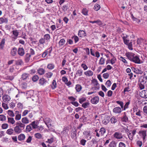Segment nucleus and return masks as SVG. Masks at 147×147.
I'll use <instances>...</instances> for the list:
<instances>
[{"mask_svg":"<svg viewBox=\"0 0 147 147\" xmlns=\"http://www.w3.org/2000/svg\"><path fill=\"white\" fill-rule=\"evenodd\" d=\"M125 55L130 61L137 64H141L143 63L139 57L133 53L128 52L125 53Z\"/></svg>","mask_w":147,"mask_h":147,"instance_id":"nucleus-1","label":"nucleus"},{"mask_svg":"<svg viewBox=\"0 0 147 147\" xmlns=\"http://www.w3.org/2000/svg\"><path fill=\"white\" fill-rule=\"evenodd\" d=\"M139 81L140 88L141 90L143 89L144 88V86L147 85V78L144 75L141 76L139 78Z\"/></svg>","mask_w":147,"mask_h":147,"instance_id":"nucleus-2","label":"nucleus"},{"mask_svg":"<svg viewBox=\"0 0 147 147\" xmlns=\"http://www.w3.org/2000/svg\"><path fill=\"white\" fill-rule=\"evenodd\" d=\"M146 131L145 130H140L139 131L138 134L141 138H142L143 141H144L147 136Z\"/></svg>","mask_w":147,"mask_h":147,"instance_id":"nucleus-3","label":"nucleus"},{"mask_svg":"<svg viewBox=\"0 0 147 147\" xmlns=\"http://www.w3.org/2000/svg\"><path fill=\"white\" fill-rule=\"evenodd\" d=\"M136 129H134L132 131H130L128 133V137L130 140H133L134 136L136 134Z\"/></svg>","mask_w":147,"mask_h":147,"instance_id":"nucleus-4","label":"nucleus"},{"mask_svg":"<svg viewBox=\"0 0 147 147\" xmlns=\"http://www.w3.org/2000/svg\"><path fill=\"white\" fill-rule=\"evenodd\" d=\"M51 119L48 118H45L44 121L45 124L47 125V126L49 129H51Z\"/></svg>","mask_w":147,"mask_h":147,"instance_id":"nucleus-5","label":"nucleus"},{"mask_svg":"<svg viewBox=\"0 0 147 147\" xmlns=\"http://www.w3.org/2000/svg\"><path fill=\"white\" fill-rule=\"evenodd\" d=\"M113 136L114 138L117 139H120L123 138L122 134L119 132H115L113 134Z\"/></svg>","mask_w":147,"mask_h":147,"instance_id":"nucleus-6","label":"nucleus"},{"mask_svg":"<svg viewBox=\"0 0 147 147\" xmlns=\"http://www.w3.org/2000/svg\"><path fill=\"white\" fill-rule=\"evenodd\" d=\"M99 99V97L98 96H96L92 98L90 101L92 104H96L98 102Z\"/></svg>","mask_w":147,"mask_h":147,"instance_id":"nucleus-7","label":"nucleus"},{"mask_svg":"<svg viewBox=\"0 0 147 147\" xmlns=\"http://www.w3.org/2000/svg\"><path fill=\"white\" fill-rule=\"evenodd\" d=\"M14 133L16 134H18L22 132V129L18 127V126L16 125L14 128Z\"/></svg>","mask_w":147,"mask_h":147,"instance_id":"nucleus-8","label":"nucleus"},{"mask_svg":"<svg viewBox=\"0 0 147 147\" xmlns=\"http://www.w3.org/2000/svg\"><path fill=\"white\" fill-rule=\"evenodd\" d=\"M76 129H72L71 133V136L73 139L76 138Z\"/></svg>","mask_w":147,"mask_h":147,"instance_id":"nucleus-9","label":"nucleus"},{"mask_svg":"<svg viewBox=\"0 0 147 147\" xmlns=\"http://www.w3.org/2000/svg\"><path fill=\"white\" fill-rule=\"evenodd\" d=\"M110 120V118L109 116H105L102 119V123L103 124L106 125L109 122Z\"/></svg>","mask_w":147,"mask_h":147,"instance_id":"nucleus-10","label":"nucleus"},{"mask_svg":"<svg viewBox=\"0 0 147 147\" xmlns=\"http://www.w3.org/2000/svg\"><path fill=\"white\" fill-rule=\"evenodd\" d=\"M113 112L116 114H119L121 112V109L119 107H116L113 109Z\"/></svg>","mask_w":147,"mask_h":147,"instance_id":"nucleus-11","label":"nucleus"},{"mask_svg":"<svg viewBox=\"0 0 147 147\" xmlns=\"http://www.w3.org/2000/svg\"><path fill=\"white\" fill-rule=\"evenodd\" d=\"M29 74L26 73H24L22 75L21 79L23 80H26L29 79Z\"/></svg>","mask_w":147,"mask_h":147,"instance_id":"nucleus-12","label":"nucleus"},{"mask_svg":"<svg viewBox=\"0 0 147 147\" xmlns=\"http://www.w3.org/2000/svg\"><path fill=\"white\" fill-rule=\"evenodd\" d=\"M140 96L143 98H147V90H143L140 93Z\"/></svg>","mask_w":147,"mask_h":147,"instance_id":"nucleus-13","label":"nucleus"},{"mask_svg":"<svg viewBox=\"0 0 147 147\" xmlns=\"http://www.w3.org/2000/svg\"><path fill=\"white\" fill-rule=\"evenodd\" d=\"M3 100L5 102H8L11 99L10 97L7 95H5L3 96Z\"/></svg>","mask_w":147,"mask_h":147,"instance_id":"nucleus-14","label":"nucleus"},{"mask_svg":"<svg viewBox=\"0 0 147 147\" xmlns=\"http://www.w3.org/2000/svg\"><path fill=\"white\" fill-rule=\"evenodd\" d=\"M15 114L16 115L15 119L17 120H20L21 118V116L19 112L16 111L15 112Z\"/></svg>","mask_w":147,"mask_h":147,"instance_id":"nucleus-15","label":"nucleus"},{"mask_svg":"<svg viewBox=\"0 0 147 147\" xmlns=\"http://www.w3.org/2000/svg\"><path fill=\"white\" fill-rule=\"evenodd\" d=\"M6 133L9 135H12L14 134L13 129L11 128L8 129L6 131Z\"/></svg>","mask_w":147,"mask_h":147,"instance_id":"nucleus-16","label":"nucleus"},{"mask_svg":"<svg viewBox=\"0 0 147 147\" xmlns=\"http://www.w3.org/2000/svg\"><path fill=\"white\" fill-rule=\"evenodd\" d=\"M17 49L16 48L13 47L11 49L10 54L13 56H15L17 54Z\"/></svg>","mask_w":147,"mask_h":147,"instance_id":"nucleus-17","label":"nucleus"},{"mask_svg":"<svg viewBox=\"0 0 147 147\" xmlns=\"http://www.w3.org/2000/svg\"><path fill=\"white\" fill-rule=\"evenodd\" d=\"M18 54L21 56H23L24 54V49L22 48H20L18 50Z\"/></svg>","mask_w":147,"mask_h":147,"instance_id":"nucleus-18","label":"nucleus"},{"mask_svg":"<svg viewBox=\"0 0 147 147\" xmlns=\"http://www.w3.org/2000/svg\"><path fill=\"white\" fill-rule=\"evenodd\" d=\"M124 115L121 118V121L122 122H126L128 121V117L126 116L125 113H124Z\"/></svg>","mask_w":147,"mask_h":147,"instance_id":"nucleus-19","label":"nucleus"},{"mask_svg":"<svg viewBox=\"0 0 147 147\" xmlns=\"http://www.w3.org/2000/svg\"><path fill=\"white\" fill-rule=\"evenodd\" d=\"M25 136L23 134H21L18 136V138L19 141L24 140L25 138Z\"/></svg>","mask_w":147,"mask_h":147,"instance_id":"nucleus-20","label":"nucleus"},{"mask_svg":"<svg viewBox=\"0 0 147 147\" xmlns=\"http://www.w3.org/2000/svg\"><path fill=\"white\" fill-rule=\"evenodd\" d=\"M5 42V38H3L0 43V49L3 50Z\"/></svg>","mask_w":147,"mask_h":147,"instance_id":"nucleus-21","label":"nucleus"},{"mask_svg":"<svg viewBox=\"0 0 147 147\" xmlns=\"http://www.w3.org/2000/svg\"><path fill=\"white\" fill-rule=\"evenodd\" d=\"M118 59L120 61H122L125 64H128V62L126 61V60L125 59V58L122 57L121 56H119L118 57Z\"/></svg>","mask_w":147,"mask_h":147,"instance_id":"nucleus-22","label":"nucleus"},{"mask_svg":"<svg viewBox=\"0 0 147 147\" xmlns=\"http://www.w3.org/2000/svg\"><path fill=\"white\" fill-rule=\"evenodd\" d=\"M16 125L17 126H18V127L20 128H22L23 129L25 128V125L24 123L20 121L17 122Z\"/></svg>","mask_w":147,"mask_h":147,"instance_id":"nucleus-23","label":"nucleus"},{"mask_svg":"<svg viewBox=\"0 0 147 147\" xmlns=\"http://www.w3.org/2000/svg\"><path fill=\"white\" fill-rule=\"evenodd\" d=\"M75 88L77 92H79L81 90L82 87L80 85L77 84L76 85Z\"/></svg>","mask_w":147,"mask_h":147,"instance_id":"nucleus-24","label":"nucleus"},{"mask_svg":"<svg viewBox=\"0 0 147 147\" xmlns=\"http://www.w3.org/2000/svg\"><path fill=\"white\" fill-rule=\"evenodd\" d=\"M8 22L7 19L1 17L0 18V24H2L3 23L7 24Z\"/></svg>","mask_w":147,"mask_h":147,"instance_id":"nucleus-25","label":"nucleus"},{"mask_svg":"<svg viewBox=\"0 0 147 147\" xmlns=\"http://www.w3.org/2000/svg\"><path fill=\"white\" fill-rule=\"evenodd\" d=\"M78 34L79 36L81 37H83L84 36L86 35V32L83 30L79 31Z\"/></svg>","mask_w":147,"mask_h":147,"instance_id":"nucleus-26","label":"nucleus"},{"mask_svg":"<svg viewBox=\"0 0 147 147\" xmlns=\"http://www.w3.org/2000/svg\"><path fill=\"white\" fill-rule=\"evenodd\" d=\"M93 72L91 70H88L84 72V74L87 76H92L93 75Z\"/></svg>","mask_w":147,"mask_h":147,"instance_id":"nucleus-27","label":"nucleus"},{"mask_svg":"<svg viewBox=\"0 0 147 147\" xmlns=\"http://www.w3.org/2000/svg\"><path fill=\"white\" fill-rule=\"evenodd\" d=\"M45 40L43 38H41L39 40V45H41L44 46V44L46 43Z\"/></svg>","mask_w":147,"mask_h":147,"instance_id":"nucleus-28","label":"nucleus"},{"mask_svg":"<svg viewBox=\"0 0 147 147\" xmlns=\"http://www.w3.org/2000/svg\"><path fill=\"white\" fill-rule=\"evenodd\" d=\"M8 122L13 125L15 123V121L13 118L8 117Z\"/></svg>","mask_w":147,"mask_h":147,"instance_id":"nucleus-29","label":"nucleus"},{"mask_svg":"<svg viewBox=\"0 0 147 147\" xmlns=\"http://www.w3.org/2000/svg\"><path fill=\"white\" fill-rule=\"evenodd\" d=\"M22 122L25 124H28L29 123V120L27 117H24L22 119Z\"/></svg>","mask_w":147,"mask_h":147,"instance_id":"nucleus-30","label":"nucleus"},{"mask_svg":"<svg viewBox=\"0 0 147 147\" xmlns=\"http://www.w3.org/2000/svg\"><path fill=\"white\" fill-rule=\"evenodd\" d=\"M36 123L35 121H33L30 123V125L32 127V128L33 129H35L38 127V125Z\"/></svg>","mask_w":147,"mask_h":147,"instance_id":"nucleus-31","label":"nucleus"},{"mask_svg":"<svg viewBox=\"0 0 147 147\" xmlns=\"http://www.w3.org/2000/svg\"><path fill=\"white\" fill-rule=\"evenodd\" d=\"M106 130L104 127H101L100 128L99 132L101 135L102 136L104 135V134L106 133Z\"/></svg>","mask_w":147,"mask_h":147,"instance_id":"nucleus-32","label":"nucleus"},{"mask_svg":"<svg viewBox=\"0 0 147 147\" xmlns=\"http://www.w3.org/2000/svg\"><path fill=\"white\" fill-rule=\"evenodd\" d=\"M32 128L30 124L26 126V132L27 133L30 132L32 129Z\"/></svg>","mask_w":147,"mask_h":147,"instance_id":"nucleus-33","label":"nucleus"},{"mask_svg":"<svg viewBox=\"0 0 147 147\" xmlns=\"http://www.w3.org/2000/svg\"><path fill=\"white\" fill-rule=\"evenodd\" d=\"M47 82L44 78H42L39 80V83L41 85H43Z\"/></svg>","mask_w":147,"mask_h":147,"instance_id":"nucleus-34","label":"nucleus"},{"mask_svg":"<svg viewBox=\"0 0 147 147\" xmlns=\"http://www.w3.org/2000/svg\"><path fill=\"white\" fill-rule=\"evenodd\" d=\"M51 87L53 89H54L57 87V83L56 81L53 80L52 82V84L51 85Z\"/></svg>","mask_w":147,"mask_h":147,"instance_id":"nucleus-35","label":"nucleus"},{"mask_svg":"<svg viewBox=\"0 0 147 147\" xmlns=\"http://www.w3.org/2000/svg\"><path fill=\"white\" fill-rule=\"evenodd\" d=\"M45 71L43 68H40L38 70V72L40 75H42L45 73Z\"/></svg>","mask_w":147,"mask_h":147,"instance_id":"nucleus-36","label":"nucleus"},{"mask_svg":"<svg viewBox=\"0 0 147 147\" xmlns=\"http://www.w3.org/2000/svg\"><path fill=\"white\" fill-rule=\"evenodd\" d=\"M83 73V70L82 69H78V70L76 73V75L77 76H81L82 75Z\"/></svg>","mask_w":147,"mask_h":147,"instance_id":"nucleus-37","label":"nucleus"},{"mask_svg":"<svg viewBox=\"0 0 147 147\" xmlns=\"http://www.w3.org/2000/svg\"><path fill=\"white\" fill-rule=\"evenodd\" d=\"M43 38L45 39L46 41H48L50 38V35L49 34H45L44 36V38Z\"/></svg>","mask_w":147,"mask_h":147,"instance_id":"nucleus-38","label":"nucleus"},{"mask_svg":"<svg viewBox=\"0 0 147 147\" xmlns=\"http://www.w3.org/2000/svg\"><path fill=\"white\" fill-rule=\"evenodd\" d=\"M111 122L112 124H115L116 123L117 121V120L115 117H112L111 119Z\"/></svg>","mask_w":147,"mask_h":147,"instance_id":"nucleus-39","label":"nucleus"},{"mask_svg":"<svg viewBox=\"0 0 147 147\" xmlns=\"http://www.w3.org/2000/svg\"><path fill=\"white\" fill-rule=\"evenodd\" d=\"M134 72L137 74H141L143 73V71L141 70L138 69L134 68Z\"/></svg>","mask_w":147,"mask_h":147,"instance_id":"nucleus-40","label":"nucleus"},{"mask_svg":"<svg viewBox=\"0 0 147 147\" xmlns=\"http://www.w3.org/2000/svg\"><path fill=\"white\" fill-rule=\"evenodd\" d=\"M65 40L63 39H61L60 40L59 42V44L60 47L62 46L65 42Z\"/></svg>","mask_w":147,"mask_h":147,"instance_id":"nucleus-41","label":"nucleus"},{"mask_svg":"<svg viewBox=\"0 0 147 147\" xmlns=\"http://www.w3.org/2000/svg\"><path fill=\"white\" fill-rule=\"evenodd\" d=\"M116 102L121 106V109H123V103L122 101L118 100L116 101Z\"/></svg>","mask_w":147,"mask_h":147,"instance_id":"nucleus-42","label":"nucleus"},{"mask_svg":"<svg viewBox=\"0 0 147 147\" xmlns=\"http://www.w3.org/2000/svg\"><path fill=\"white\" fill-rule=\"evenodd\" d=\"M90 105V103L89 102H86L83 103L82 105V107L84 109L88 108Z\"/></svg>","mask_w":147,"mask_h":147,"instance_id":"nucleus-43","label":"nucleus"},{"mask_svg":"<svg viewBox=\"0 0 147 147\" xmlns=\"http://www.w3.org/2000/svg\"><path fill=\"white\" fill-rule=\"evenodd\" d=\"M88 10L86 9H83L82 11V14L85 16H87L88 15Z\"/></svg>","mask_w":147,"mask_h":147,"instance_id":"nucleus-44","label":"nucleus"},{"mask_svg":"<svg viewBox=\"0 0 147 147\" xmlns=\"http://www.w3.org/2000/svg\"><path fill=\"white\" fill-rule=\"evenodd\" d=\"M34 136L36 138L38 139H40L42 137V135L39 133H36L35 134Z\"/></svg>","mask_w":147,"mask_h":147,"instance_id":"nucleus-45","label":"nucleus"},{"mask_svg":"<svg viewBox=\"0 0 147 147\" xmlns=\"http://www.w3.org/2000/svg\"><path fill=\"white\" fill-rule=\"evenodd\" d=\"M8 114L9 116L11 117H13L15 116V115L13 111L11 110H8L7 111Z\"/></svg>","mask_w":147,"mask_h":147,"instance_id":"nucleus-46","label":"nucleus"},{"mask_svg":"<svg viewBox=\"0 0 147 147\" xmlns=\"http://www.w3.org/2000/svg\"><path fill=\"white\" fill-rule=\"evenodd\" d=\"M6 117L3 115H0V121H4L6 120Z\"/></svg>","mask_w":147,"mask_h":147,"instance_id":"nucleus-47","label":"nucleus"},{"mask_svg":"<svg viewBox=\"0 0 147 147\" xmlns=\"http://www.w3.org/2000/svg\"><path fill=\"white\" fill-rule=\"evenodd\" d=\"M116 143L115 141H113L111 142L109 144V146L110 147H115L116 146Z\"/></svg>","mask_w":147,"mask_h":147,"instance_id":"nucleus-48","label":"nucleus"},{"mask_svg":"<svg viewBox=\"0 0 147 147\" xmlns=\"http://www.w3.org/2000/svg\"><path fill=\"white\" fill-rule=\"evenodd\" d=\"M105 59L103 58V57H101L100 60L99 64L100 65H102L104 64L105 63Z\"/></svg>","mask_w":147,"mask_h":147,"instance_id":"nucleus-49","label":"nucleus"},{"mask_svg":"<svg viewBox=\"0 0 147 147\" xmlns=\"http://www.w3.org/2000/svg\"><path fill=\"white\" fill-rule=\"evenodd\" d=\"M54 67L55 66L53 64H49L47 65V68L50 69H53Z\"/></svg>","mask_w":147,"mask_h":147,"instance_id":"nucleus-50","label":"nucleus"},{"mask_svg":"<svg viewBox=\"0 0 147 147\" xmlns=\"http://www.w3.org/2000/svg\"><path fill=\"white\" fill-rule=\"evenodd\" d=\"M62 8L64 11H66L67 9L68 8V4L63 5Z\"/></svg>","mask_w":147,"mask_h":147,"instance_id":"nucleus-51","label":"nucleus"},{"mask_svg":"<svg viewBox=\"0 0 147 147\" xmlns=\"http://www.w3.org/2000/svg\"><path fill=\"white\" fill-rule=\"evenodd\" d=\"M8 125L7 123H3L1 126L2 128L4 129H6L8 127Z\"/></svg>","mask_w":147,"mask_h":147,"instance_id":"nucleus-52","label":"nucleus"},{"mask_svg":"<svg viewBox=\"0 0 147 147\" xmlns=\"http://www.w3.org/2000/svg\"><path fill=\"white\" fill-rule=\"evenodd\" d=\"M129 104L130 102L129 101L127 102L125 105L124 107H123V109L124 110H125L126 109L128 108V105H129Z\"/></svg>","mask_w":147,"mask_h":147,"instance_id":"nucleus-53","label":"nucleus"},{"mask_svg":"<svg viewBox=\"0 0 147 147\" xmlns=\"http://www.w3.org/2000/svg\"><path fill=\"white\" fill-rule=\"evenodd\" d=\"M13 34L16 37L18 35L19 32L17 30H13L12 31Z\"/></svg>","mask_w":147,"mask_h":147,"instance_id":"nucleus-54","label":"nucleus"},{"mask_svg":"<svg viewBox=\"0 0 147 147\" xmlns=\"http://www.w3.org/2000/svg\"><path fill=\"white\" fill-rule=\"evenodd\" d=\"M86 142V141L84 139H82L80 142V144L83 146H84Z\"/></svg>","mask_w":147,"mask_h":147,"instance_id":"nucleus-55","label":"nucleus"},{"mask_svg":"<svg viewBox=\"0 0 147 147\" xmlns=\"http://www.w3.org/2000/svg\"><path fill=\"white\" fill-rule=\"evenodd\" d=\"M67 130L66 128H64L63 130L61 132V134L63 135H65L67 134Z\"/></svg>","mask_w":147,"mask_h":147,"instance_id":"nucleus-56","label":"nucleus"},{"mask_svg":"<svg viewBox=\"0 0 147 147\" xmlns=\"http://www.w3.org/2000/svg\"><path fill=\"white\" fill-rule=\"evenodd\" d=\"M111 84V81L109 80H107L105 84L107 88L110 87Z\"/></svg>","mask_w":147,"mask_h":147,"instance_id":"nucleus-57","label":"nucleus"},{"mask_svg":"<svg viewBox=\"0 0 147 147\" xmlns=\"http://www.w3.org/2000/svg\"><path fill=\"white\" fill-rule=\"evenodd\" d=\"M100 8V5L98 4H96V5L94 7V9L96 10V11H97Z\"/></svg>","mask_w":147,"mask_h":147,"instance_id":"nucleus-58","label":"nucleus"},{"mask_svg":"<svg viewBox=\"0 0 147 147\" xmlns=\"http://www.w3.org/2000/svg\"><path fill=\"white\" fill-rule=\"evenodd\" d=\"M53 74L51 72L47 73L45 75V76L47 78H50L52 76Z\"/></svg>","mask_w":147,"mask_h":147,"instance_id":"nucleus-59","label":"nucleus"},{"mask_svg":"<svg viewBox=\"0 0 147 147\" xmlns=\"http://www.w3.org/2000/svg\"><path fill=\"white\" fill-rule=\"evenodd\" d=\"M86 100V98L84 97H82L81 98H79V102L82 104L83 102L85 101Z\"/></svg>","mask_w":147,"mask_h":147,"instance_id":"nucleus-60","label":"nucleus"},{"mask_svg":"<svg viewBox=\"0 0 147 147\" xmlns=\"http://www.w3.org/2000/svg\"><path fill=\"white\" fill-rule=\"evenodd\" d=\"M116 61V58L115 57H113L111 60V63L113 65L115 63Z\"/></svg>","mask_w":147,"mask_h":147,"instance_id":"nucleus-61","label":"nucleus"},{"mask_svg":"<svg viewBox=\"0 0 147 147\" xmlns=\"http://www.w3.org/2000/svg\"><path fill=\"white\" fill-rule=\"evenodd\" d=\"M38 77L37 75H35L33 77L32 80L34 82H36L38 80Z\"/></svg>","mask_w":147,"mask_h":147,"instance_id":"nucleus-62","label":"nucleus"},{"mask_svg":"<svg viewBox=\"0 0 147 147\" xmlns=\"http://www.w3.org/2000/svg\"><path fill=\"white\" fill-rule=\"evenodd\" d=\"M81 67L83 68L84 70H86L88 68L87 66L85 64L82 63L81 65Z\"/></svg>","mask_w":147,"mask_h":147,"instance_id":"nucleus-63","label":"nucleus"},{"mask_svg":"<svg viewBox=\"0 0 147 147\" xmlns=\"http://www.w3.org/2000/svg\"><path fill=\"white\" fill-rule=\"evenodd\" d=\"M143 111L144 115H147V106H145L143 108Z\"/></svg>","mask_w":147,"mask_h":147,"instance_id":"nucleus-64","label":"nucleus"}]
</instances>
